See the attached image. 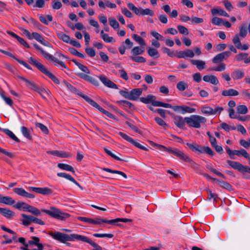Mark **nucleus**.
Here are the masks:
<instances>
[{
	"label": "nucleus",
	"instance_id": "f257e3e1",
	"mask_svg": "<svg viewBox=\"0 0 250 250\" xmlns=\"http://www.w3.org/2000/svg\"><path fill=\"white\" fill-rule=\"evenodd\" d=\"M18 77L26 83V86L30 89L39 93L41 96L45 100L46 99L45 96L49 95L50 91L43 87H40L34 82H31L24 77L21 76H18Z\"/></svg>",
	"mask_w": 250,
	"mask_h": 250
},
{
	"label": "nucleus",
	"instance_id": "f03ea898",
	"mask_svg": "<svg viewBox=\"0 0 250 250\" xmlns=\"http://www.w3.org/2000/svg\"><path fill=\"white\" fill-rule=\"evenodd\" d=\"M41 211L44 212L50 216L60 220H65L70 217V215L62 211L60 209L54 207H50L49 209H42Z\"/></svg>",
	"mask_w": 250,
	"mask_h": 250
},
{
	"label": "nucleus",
	"instance_id": "7ed1b4c3",
	"mask_svg": "<svg viewBox=\"0 0 250 250\" xmlns=\"http://www.w3.org/2000/svg\"><path fill=\"white\" fill-rule=\"evenodd\" d=\"M186 123L189 126L195 128L201 127L202 125L207 122V119L202 116L192 115L190 117H186Z\"/></svg>",
	"mask_w": 250,
	"mask_h": 250
},
{
	"label": "nucleus",
	"instance_id": "20e7f679",
	"mask_svg": "<svg viewBox=\"0 0 250 250\" xmlns=\"http://www.w3.org/2000/svg\"><path fill=\"white\" fill-rule=\"evenodd\" d=\"M29 60L31 64L36 66L42 73L50 78L55 83L60 84V81L58 78L49 71L43 64L32 57L29 58Z\"/></svg>",
	"mask_w": 250,
	"mask_h": 250
},
{
	"label": "nucleus",
	"instance_id": "39448f33",
	"mask_svg": "<svg viewBox=\"0 0 250 250\" xmlns=\"http://www.w3.org/2000/svg\"><path fill=\"white\" fill-rule=\"evenodd\" d=\"M13 207L19 210L22 209L23 211L31 212L36 216L41 215L39 209L23 202H19Z\"/></svg>",
	"mask_w": 250,
	"mask_h": 250
},
{
	"label": "nucleus",
	"instance_id": "423d86ee",
	"mask_svg": "<svg viewBox=\"0 0 250 250\" xmlns=\"http://www.w3.org/2000/svg\"><path fill=\"white\" fill-rule=\"evenodd\" d=\"M33 45L37 50H38L41 52V53L43 56V57L45 59L51 60L53 62L58 63L61 66L66 69L68 71L70 70L69 68H67L66 64L63 62L59 61V60L53 57L52 55H50L46 52L45 51H44L43 50V49L41 48L39 45H38L37 44H34Z\"/></svg>",
	"mask_w": 250,
	"mask_h": 250
},
{
	"label": "nucleus",
	"instance_id": "0eeeda50",
	"mask_svg": "<svg viewBox=\"0 0 250 250\" xmlns=\"http://www.w3.org/2000/svg\"><path fill=\"white\" fill-rule=\"evenodd\" d=\"M89 239L87 237L82 235L74 233L70 235L66 234V242L78 240L87 243Z\"/></svg>",
	"mask_w": 250,
	"mask_h": 250
},
{
	"label": "nucleus",
	"instance_id": "6e6552de",
	"mask_svg": "<svg viewBox=\"0 0 250 250\" xmlns=\"http://www.w3.org/2000/svg\"><path fill=\"white\" fill-rule=\"evenodd\" d=\"M28 189L30 191L35 192L37 193L41 194L43 195H48L52 193V190L50 188L45 187V188H37L33 187H29Z\"/></svg>",
	"mask_w": 250,
	"mask_h": 250
},
{
	"label": "nucleus",
	"instance_id": "1a4fd4ad",
	"mask_svg": "<svg viewBox=\"0 0 250 250\" xmlns=\"http://www.w3.org/2000/svg\"><path fill=\"white\" fill-rule=\"evenodd\" d=\"M48 234L53 239L57 240L61 243H66V234L63 233L59 231H49Z\"/></svg>",
	"mask_w": 250,
	"mask_h": 250
},
{
	"label": "nucleus",
	"instance_id": "9d476101",
	"mask_svg": "<svg viewBox=\"0 0 250 250\" xmlns=\"http://www.w3.org/2000/svg\"><path fill=\"white\" fill-rule=\"evenodd\" d=\"M227 162L231 168L236 169L241 173L245 172L247 167V166H244L239 162L230 160H227Z\"/></svg>",
	"mask_w": 250,
	"mask_h": 250
},
{
	"label": "nucleus",
	"instance_id": "9b49d317",
	"mask_svg": "<svg viewBox=\"0 0 250 250\" xmlns=\"http://www.w3.org/2000/svg\"><path fill=\"white\" fill-rule=\"evenodd\" d=\"M76 75L78 77L84 80L85 81L89 82L93 85L95 86H98L99 85V83L98 80H97L94 78L87 75L86 73L84 74L83 73H76Z\"/></svg>",
	"mask_w": 250,
	"mask_h": 250
},
{
	"label": "nucleus",
	"instance_id": "f8f14e48",
	"mask_svg": "<svg viewBox=\"0 0 250 250\" xmlns=\"http://www.w3.org/2000/svg\"><path fill=\"white\" fill-rule=\"evenodd\" d=\"M230 56V52L229 51H225L220 54L216 55L212 59V62L214 63H217L222 62L224 60H226Z\"/></svg>",
	"mask_w": 250,
	"mask_h": 250
},
{
	"label": "nucleus",
	"instance_id": "ddd939ff",
	"mask_svg": "<svg viewBox=\"0 0 250 250\" xmlns=\"http://www.w3.org/2000/svg\"><path fill=\"white\" fill-rule=\"evenodd\" d=\"M98 78L105 86L113 89L118 88V85L110 81L105 76L100 75L98 76Z\"/></svg>",
	"mask_w": 250,
	"mask_h": 250
},
{
	"label": "nucleus",
	"instance_id": "4468645a",
	"mask_svg": "<svg viewBox=\"0 0 250 250\" xmlns=\"http://www.w3.org/2000/svg\"><path fill=\"white\" fill-rule=\"evenodd\" d=\"M232 42L238 49L247 50L249 48V45L248 43L244 44L243 45H242L238 34H236L234 36L232 39Z\"/></svg>",
	"mask_w": 250,
	"mask_h": 250
},
{
	"label": "nucleus",
	"instance_id": "2eb2a0df",
	"mask_svg": "<svg viewBox=\"0 0 250 250\" xmlns=\"http://www.w3.org/2000/svg\"><path fill=\"white\" fill-rule=\"evenodd\" d=\"M176 53H177V57L178 58H193L195 55L194 52L189 49L185 51H176Z\"/></svg>",
	"mask_w": 250,
	"mask_h": 250
},
{
	"label": "nucleus",
	"instance_id": "dca6fc26",
	"mask_svg": "<svg viewBox=\"0 0 250 250\" xmlns=\"http://www.w3.org/2000/svg\"><path fill=\"white\" fill-rule=\"evenodd\" d=\"M13 191L18 195L24 197L32 199L35 197L33 194L28 193L21 188H13Z\"/></svg>",
	"mask_w": 250,
	"mask_h": 250
},
{
	"label": "nucleus",
	"instance_id": "f3484780",
	"mask_svg": "<svg viewBox=\"0 0 250 250\" xmlns=\"http://www.w3.org/2000/svg\"><path fill=\"white\" fill-rule=\"evenodd\" d=\"M13 191L18 195L24 197L32 199L35 197L33 194L28 193L21 188H13Z\"/></svg>",
	"mask_w": 250,
	"mask_h": 250
},
{
	"label": "nucleus",
	"instance_id": "a211bd4d",
	"mask_svg": "<svg viewBox=\"0 0 250 250\" xmlns=\"http://www.w3.org/2000/svg\"><path fill=\"white\" fill-rule=\"evenodd\" d=\"M143 89L134 88L130 91V100L137 101L142 94Z\"/></svg>",
	"mask_w": 250,
	"mask_h": 250
},
{
	"label": "nucleus",
	"instance_id": "6ab92c4d",
	"mask_svg": "<svg viewBox=\"0 0 250 250\" xmlns=\"http://www.w3.org/2000/svg\"><path fill=\"white\" fill-rule=\"evenodd\" d=\"M174 123L175 125L181 129H184L186 123V119L181 116H175L174 117Z\"/></svg>",
	"mask_w": 250,
	"mask_h": 250
},
{
	"label": "nucleus",
	"instance_id": "aec40b11",
	"mask_svg": "<svg viewBox=\"0 0 250 250\" xmlns=\"http://www.w3.org/2000/svg\"><path fill=\"white\" fill-rule=\"evenodd\" d=\"M232 78L234 80H238L242 79L245 76V72L243 69H236L231 74Z\"/></svg>",
	"mask_w": 250,
	"mask_h": 250
},
{
	"label": "nucleus",
	"instance_id": "412c9836",
	"mask_svg": "<svg viewBox=\"0 0 250 250\" xmlns=\"http://www.w3.org/2000/svg\"><path fill=\"white\" fill-rule=\"evenodd\" d=\"M0 213L8 219L15 215V213L7 208H0Z\"/></svg>",
	"mask_w": 250,
	"mask_h": 250
},
{
	"label": "nucleus",
	"instance_id": "4be33fe9",
	"mask_svg": "<svg viewBox=\"0 0 250 250\" xmlns=\"http://www.w3.org/2000/svg\"><path fill=\"white\" fill-rule=\"evenodd\" d=\"M156 98L155 96L149 94L147 95L146 97H141L140 98V100L141 102L146 104H149L150 103H151L152 105H153V104L154 102H157V101H156Z\"/></svg>",
	"mask_w": 250,
	"mask_h": 250
},
{
	"label": "nucleus",
	"instance_id": "5701e85b",
	"mask_svg": "<svg viewBox=\"0 0 250 250\" xmlns=\"http://www.w3.org/2000/svg\"><path fill=\"white\" fill-rule=\"evenodd\" d=\"M57 176L60 177H63L70 181L78 187L82 189V186L70 175L64 172H60L57 173Z\"/></svg>",
	"mask_w": 250,
	"mask_h": 250
},
{
	"label": "nucleus",
	"instance_id": "b1692460",
	"mask_svg": "<svg viewBox=\"0 0 250 250\" xmlns=\"http://www.w3.org/2000/svg\"><path fill=\"white\" fill-rule=\"evenodd\" d=\"M191 63L195 65L199 70H203L206 68V62L205 61L199 60H190Z\"/></svg>",
	"mask_w": 250,
	"mask_h": 250
},
{
	"label": "nucleus",
	"instance_id": "393cba45",
	"mask_svg": "<svg viewBox=\"0 0 250 250\" xmlns=\"http://www.w3.org/2000/svg\"><path fill=\"white\" fill-rule=\"evenodd\" d=\"M211 13L213 16L219 15L225 17H229V15L223 9L220 8H214L211 9Z\"/></svg>",
	"mask_w": 250,
	"mask_h": 250
},
{
	"label": "nucleus",
	"instance_id": "a878e982",
	"mask_svg": "<svg viewBox=\"0 0 250 250\" xmlns=\"http://www.w3.org/2000/svg\"><path fill=\"white\" fill-rule=\"evenodd\" d=\"M0 203L11 206L15 204V201L11 197L3 196L0 194Z\"/></svg>",
	"mask_w": 250,
	"mask_h": 250
},
{
	"label": "nucleus",
	"instance_id": "bb28decb",
	"mask_svg": "<svg viewBox=\"0 0 250 250\" xmlns=\"http://www.w3.org/2000/svg\"><path fill=\"white\" fill-rule=\"evenodd\" d=\"M47 153L61 158H69L70 157L68 153L62 151L51 150L47 151Z\"/></svg>",
	"mask_w": 250,
	"mask_h": 250
},
{
	"label": "nucleus",
	"instance_id": "cd10ccee",
	"mask_svg": "<svg viewBox=\"0 0 250 250\" xmlns=\"http://www.w3.org/2000/svg\"><path fill=\"white\" fill-rule=\"evenodd\" d=\"M239 92L234 89L230 88L224 90L222 92V95L224 96H236L239 95Z\"/></svg>",
	"mask_w": 250,
	"mask_h": 250
},
{
	"label": "nucleus",
	"instance_id": "c85d7f7f",
	"mask_svg": "<svg viewBox=\"0 0 250 250\" xmlns=\"http://www.w3.org/2000/svg\"><path fill=\"white\" fill-rule=\"evenodd\" d=\"M116 103L122 107L125 108L128 107L131 110H134L135 109L134 106L129 101L125 100H121L117 101Z\"/></svg>",
	"mask_w": 250,
	"mask_h": 250
},
{
	"label": "nucleus",
	"instance_id": "c756f323",
	"mask_svg": "<svg viewBox=\"0 0 250 250\" xmlns=\"http://www.w3.org/2000/svg\"><path fill=\"white\" fill-rule=\"evenodd\" d=\"M40 238L39 237L36 236H32L31 237V240L28 241V244L31 246H36L38 248L42 247L43 248V245L40 243Z\"/></svg>",
	"mask_w": 250,
	"mask_h": 250
},
{
	"label": "nucleus",
	"instance_id": "7c9ffc66",
	"mask_svg": "<svg viewBox=\"0 0 250 250\" xmlns=\"http://www.w3.org/2000/svg\"><path fill=\"white\" fill-rule=\"evenodd\" d=\"M78 95L83 98L87 103L91 104L93 107L97 108L99 107V104L92 99L89 98L87 96L83 94V93H78Z\"/></svg>",
	"mask_w": 250,
	"mask_h": 250
},
{
	"label": "nucleus",
	"instance_id": "2f4dec72",
	"mask_svg": "<svg viewBox=\"0 0 250 250\" xmlns=\"http://www.w3.org/2000/svg\"><path fill=\"white\" fill-rule=\"evenodd\" d=\"M57 35L60 40L67 43H69L71 40L68 35L61 31H58Z\"/></svg>",
	"mask_w": 250,
	"mask_h": 250
},
{
	"label": "nucleus",
	"instance_id": "473e14b6",
	"mask_svg": "<svg viewBox=\"0 0 250 250\" xmlns=\"http://www.w3.org/2000/svg\"><path fill=\"white\" fill-rule=\"evenodd\" d=\"M58 167L62 169L75 173L74 168L70 165L63 163H59Z\"/></svg>",
	"mask_w": 250,
	"mask_h": 250
},
{
	"label": "nucleus",
	"instance_id": "72a5a7b5",
	"mask_svg": "<svg viewBox=\"0 0 250 250\" xmlns=\"http://www.w3.org/2000/svg\"><path fill=\"white\" fill-rule=\"evenodd\" d=\"M101 37L102 39L105 42H114L115 41L114 39L112 37L109 36L107 34L104 33V30H102L100 32Z\"/></svg>",
	"mask_w": 250,
	"mask_h": 250
},
{
	"label": "nucleus",
	"instance_id": "f704fd0d",
	"mask_svg": "<svg viewBox=\"0 0 250 250\" xmlns=\"http://www.w3.org/2000/svg\"><path fill=\"white\" fill-rule=\"evenodd\" d=\"M162 50L164 53L167 54L169 57L171 58L177 57V53H176V51L171 50L168 48L163 46L162 47Z\"/></svg>",
	"mask_w": 250,
	"mask_h": 250
},
{
	"label": "nucleus",
	"instance_id": "c9c22d12",
	"mask_svg": "<svg viewBox=\"0 0 250 250\" xmlns=\"http://www.w3.org/2000/svg\"><path fill=\"white\" fill-rule=\"evenodd\" d=\"M234 155H237V156H242L246 159H250V154L247 152V151L244 149H242L240 150H234Z\"/></svg>",
	"mask_w": 250,
	"mask_h": 250
},
{
	"label": "nucleus",
	"instance_id": "e433bc0d",
	"mask_svg": "<svg viewBox=\"0 0 250 250\" xmlns=\"http://www.w3.org/2000/svg\"><path fill=\"white\" fill-rule=\"evenodd\" d=\"M147 53L149 56L155 59L158 58L160 57L158 51L155 48L148 47Z\"/></svg>",
	"mask_w": 250,
	"mask_h": 250
},
{
	"label": "nucleus",
	"instance_id": "4c0bfd02",
	"mask_svg": "<svg viewBox=\"0 0 250 250\" xmlns=\"http://www.w3.org/2000/svg\"><path fill=\"white\" fill-rule=\"evenodd\" d=\"M2 131L10 138L16 142L19 143L20 142V140L15 136V135L8 129H3Z\"/></svg>",
	"mask_w": 250,
	"mask_h": 250
},
{
	"label": "nucleus",
	"instance_id": "58836bf2",
	"mask_svg": "<svg viewBox=\"0 0 250 250\" xmlns=\"http://www.w3.org/2000/svg\"><path fill=\"white\" fill-rule=\"evenodd\" d=\"M102 169L104 171H106L108 172H110L111 173L120 174V175H122L125 178H127V175L124 172L121 171L116 170H112L110 168H105V167L103 168Z\"/></svg>",
	"mask_w": 250,
	"mask_h": 250
},
{
	"label": "nucleus",
	"instance_id": "ea45409f",
	"mask_svg": "<svg viewBox=\"0 0 250 250\" xmlns=\"http://www.w3.org/2000/svg\"><path fill=\"white\" fill-rule=\"evenodd\" d=\"M239 33L237 34L238 35V37L239 38V36L245 38L247 34V26L246 24L242 25L239 27Z\"/></svg>",
	"mask_w": 250,
	"mask_h": 250
},
{
	"label": "nucleus",
	"instance_id": "a19ab883",
	"mask_svg": "<svg viewBox=\"0 0 250 250\" xmlns=\"http://www.w3.org/2000/svg\"><path fill=\"white\" fill-rule=\"evenodd\" d=\"M132 37L134 40L137 42L141 46H145L146 42L144 39L137 34H133Z\"/></svg>",
	"mask_w": 250,
	"mask_h": 250
},
{
	"label": "nucleus",
	"instance_id": "79ce46f5",
	"mask_svg": "<svg viewBox=\"0 0 250 250\" xmlns=\"http://www.w3.org/2000/svg\"><path fill=\"white\" fill-rule=\"evenodd\" d=\"M212 179L213 180L217 181L218 182V184L219 185V186L222 188H224L226 189H230L231 187V185L229 184L228 183H227L225 181H222L221 180H219V179H217L216 178H212Z\"/></svg>",
	"mask_w": 250,
	"mask_h": 250
},
{
	"label": "nucleus",
	"instance_id": "37998d69",
	"mask_svg": "<svg viewBox=\"0 0 250 250\" xmlns=\"http://www.w3.org/2000/svg\"><path fill=\"white\" fill-rule=\"evenodd\" d=\"M21 131L23 135L29 140H32V136L30 134V131L28 129L25 127L22 126L21 127Z\"/></svg>",
	"mask_w": 250,
	"mask_h": 250
},
{
	"label": "nucleus",
	"instance_id": "c03bdc74",
	"mask_svg": "<svg viewBox=\"0 0 250 250\" xmlns=\"http://www.w3.org/2000/svg\"><path fill=\"white\" fill-rule=\"evenodd\" d=\"M237 112L239 114H245L248 113V109L245 105H239L237 107Z\"/></svg>",
	"mask_w": 250,
	"mask_h": 250
},
{
	"label": "nucleus",
	"instance_id": "a18cd8bd",
	"mask_svg": "<svg viewBox=\"0 0 250 250\" xmlns=\"http://www.w3.org/2000/svg\"><path fill=\"white\" fill-rule=\"evenodd\" d=\"M206 167L218 176H220L224 179L226 178V177L222 173L213 168L210 164L207 165Z\"/></svg>",
	"mask_w": 250,
	"mask_h": 250
},
{
	"label": "nucleus",
	"instance_id": "49530a36",
	"mask_svg": "<svg viewBox=\"0 0 250 250\" xmlns=\"http://www.w3.org/2000/svg\"><path fill=\"white\" fill-rule=\"evenodd\" d=\"M109 25L115 30L119 27V23L115 18H109Z\"/></svg>",
	"mask_w": 250,
	"mask_h": 250
},
{
	"label": "nucleus",
	"instance_id": "de8ad7c7",
	"mask_svg": "<svg viewBox=\"0 0 250 250\" xmlns=\"http://www.w3.org/2000/svg\"><path fill=\"white\" fill-rule=\"evenodd\" d=\"M211 23L217 26H221L223 25V22L224 21V19L218 18V17H213L211 20Z\"/></svg>",
	"mask_w": 250,
	"mask_h": 250
},
{
	"label": "nucleus",
	"instance_id": "09e8293b",
	"mask_svg": "<svg viewBox=\"0 0 250 250\" xmlns=\"http://www.w3.org/2000/svg\"><path fill=\"white\" fill-rule=\"evenodd\" d=\"M188 87V83L183 81H180L177 84V88L181 91H183Z\"/></svg>",
	"mask_w": 250,
	"mask_h": 250
},
{
	"label": "nucleus",
	"instance_id": "8fccbe9b",
	"mask_svg": "<svg viewBox=\"0 0 250 250\" xmlns=\"http://www.w3.org/2000/svg\"><path fill=\"white\" fill-rule=\"evenodd\" d=\"M188 162L190 164L191 167L195 170L197 173L199 174L200 172L202 171V170L200 169L199 166L195 162L192 161L190 158V161H188Z\"/></svg>",
	"mask_w": 250,
	"mask_h": 250
},
{
	"label": "nucleus",
	"instance_id": "3c124183",
	"mask_svg": "<svg viewBox=\"0 0 250 250\" xmlns=\"http://www.w3.org/2000/svg\"><path fill=\"white\" fill-rule=\"evenodd\" d=\"M144 52V50L142 49L139 46H135L131 50V53L133 56H137L138 55L142 54Z\"/></svg>",
	"mask_w": 250,
	"mask_h": 250
},
{
	"label": "nucleus",
	"instance_id": "603ef678",
	"mask_svg": "<svg viewBox=\"0 0 250 250\" xmlns=\"http://www.w3.org/2000/svg\"><path fill=\"white\" fill-rule=\"evenodd\" d=\"M153 106H162L166 108H170L173 109V106L171 105L170 104H167L165 103H163L161 102L157 101V102H154L153 104Z\"/></svg>",
	"mask_w": 250,
	"mask_h": 250
},
{
	"label": "nucleus",
	"instance_id": "864d4df0",
	"mask_svg": "<svg viewBox=\"0 0 250 250\" xmlns=\"http://www.w3.org/2000/svg\"><path fill=\"white\" fill-rule=\"evenodd\" d=\"M201 111L205 114L214 115V112L213 111V108L209 106L202 107L201 108Z\"/></svg>",
	"mask_w": 250,
	"mask_h": 250
},
{
	"label": "nucleus",
	"instance_id": "5fc2aeb1",
	"mask_svg": "<svg viewBox=\"0 0 250 250\" xmlns=\"http://www.w3.org/2000/svg\"><path fill=\"white\" fill-rule=\"evenodd\" d=\"M130 58L131 60L136 62L143 63L146 61V59L142 56H130Z\"/></svg>",
	"mask_w": 250,
	"mask_h": 250
},
{
	"label": "nucleus",
	"instance_id": "6e6d98bb",
	"mask_svg": "<svg viewBox=\"0 0 250 250\" xmlns=\"http://www.w3.org/2000/svg\"><path fill=\"white\" fill-rule=\"evenodd\" d=\"M249 54L247 53L241 52L235 56V59L237 61L239 62L242 60H245L246 59Z\"/></svg>",
	"mask_w": 250,
	"mask_h": 250
},
{
	"label": "nucleus",
	"instance_id": "4d7b16f0",
	"mask_svg": "<svg viewBox=\"0 0 250 250\" xmlns=\"http://www.w3.org/2000/svg\"><path fill=\"white\" fill-rule=\"evenodd\" d=\"M141 16L149 15L150 16H153L154 15V12L153 10L149 9H142L141 10Z\"/></svg>",
	"mask_w": 250,
	"mask_h": 250
},
{
	"label": "nucleus",
	"instance_id": "13d9d810",
	"mask_svg": "<svg viewBox=\"0 0 250 250\" xmlns=\"http://www.w3.org/2000/svg\"><path fill=\"white\" fill-rule=\"evenodd\" d=\"M69 52L73 55L80 57L81 58H85V56L83 54L78 52L76 49L74 48H69Z\"/></svg>",
	"mask_w": 250,
	"mask_h": 250
},
{
	"label": "nucleus",
	"instance_id": "bf43d9fd",
	"mask_svg": "<svg viewBox=\"0 0 250 250\" xmlns=\"http://www.w3.org/2000/svg\"><path fill=\"white\" fill-rule=\"evenodd\" d=\"M226 69V64L224 63H220L217 66L212 68L210 70L216 71H223Z\"/></svg>",
	"mask_w": 250,
	"mask_h": 250
},
{
	"label": "nucleus",
	"instance_id": "052dcab7",
	"mask_svg": "<svg viewBox=\"0 0 250 250\" xmlns=\"http://www.w3.org/2000/svg\"><path fill=\"white\" fill-rule=\"evenodd\" d=\"M0 152L7 156L10 158L14 159L15 158V155L13 153L9 152L7 150L3 149L1 147H0Z\"/></svg>",
	"mask_w": 250,
	"mask_h": 250
},
{
	"label": "nucleus",
	"instance_id": "680f3d73",
	"mask_svg": "<svg viewBox=\"0 0 250 250\" xmlns=\"http://www.w3.org/2000/svg\"><path fill=\"white\" fill-rule=\"evenodd\" d=\"M177 29L180 33L185 35H188V30L186 27L181 25H179L177 26Z\"/></svg>",
	"mask_w": 250,
	"mask_h": 250
},
{
	"label": "nucleus",
	"instance_id": "e2e57ef3",
	"mask_svg": "<svg viewBox=\"0 0 250 250\" xmlns=\"http://www.w3.org/2000/svg\"><path fill=\"white\" fill-rule=\"evenodd\" d=\"M36 125L37 127L40 128V129L42 131L43 133H44L45 134H48L49 133L48 129L47 127L43 125L42 123H37L36 124Z\"/></svg>",
	"mask_w": 250,
	"mask_h": 250
},
{
	"label": "nucleus",
	"instance_id": "0e129e2a",
	"mask_svg": "<svg viewBox=\"0 0 250 250\" xmlns=\"http://www.w3.org/2000/svg\"><path fill=\"white\" fill-rule=\"evenodd\" d=\"M63 83H64L66 87L72 92L77 93V94L78 93H82L81 92H78V90H77V89L74 86H73L72 85H71L70 83L66 82V81L64 80Z\"/></svg>",
	"mask_w": 250,
	"mask_h": 250
},
{
	"label": "nucleus",
	"instance_id": "69168bd1",
	"mask_svg": "<svg viewBox=\"0 0 250 250\" xmlns=\"http://www.w3.org/2000/svg\"><path fill=\"white\" fill-rule=\"evenodd\" d=\"M151 35L153 37H154L157 40H159L161 41H164L165 40L164 37L155 31H152L151 32Z\"/></svg>",
	"mask_w": 250,
	"mask_h": 250
},
{
	"label": "nucleus",
	"instance_id": "338daca9",
	"mask_svg": "<svg viewBox=\"0 0 250 250\" xmlns=\"http://www.w3.org/2000/svg\"><path fill=\"white\" fill-rule=\"evenodd\" d=\"M52 8L55 10H58L62 6V4L61 1L59 0H53L52 1Z\"/></svg>",
	"mask_w": 250,
	"mask_h": 250
},
{
	"label": "nucleus",
	"instance_id": "774afa93",
	"mask_svg": "<svg viewBox=\"0 0 250 250\" xmlns=\"http://www.w3.org/2000/svg\"><path fill=\"white\" fill-rule=\"evenodd\" d=\"M86 53L90 57H93L96 55L95 50L93 48L86 47L85 49Z\"/></svg>",
	"mask_w": 250,
	"mask_h": 250
}]
</instances>
